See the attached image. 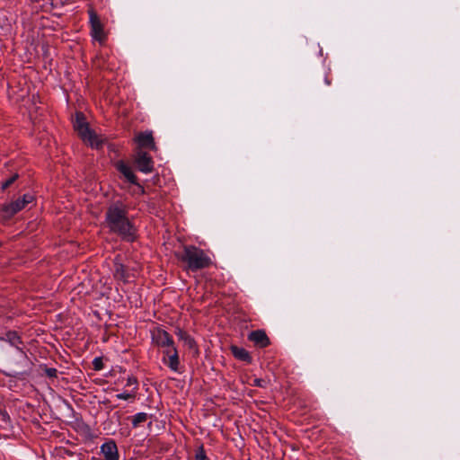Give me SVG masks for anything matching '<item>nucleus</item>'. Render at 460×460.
<instances>
[{
  "mask_svg": "<svg viewBox=\"0 0 460 460\" xmlns=\"http://www.w3.org/2000/svg\"><path fill=\"white\" fill-rule=\"evenodd\" d=\"M74 128L81 139L89 144L92 147L99 148L102 146V140L90 129L83 113H76L74 121Z\"/></svg>",
  "mask_w": 460,
  "mask_h": 460,
  "instance_id": "7ed1b4c3",
  "label": "nucleus"
},
{
  "mask_svg": "<svg viewBox=\"0 0 460 460\" xmlns=\"http://www.w3.org/2000/svg\"><path fill=\"white\" fill-rule=\"evenodd\" d=\"M175 334L180 341L183 342L185 346L189 349H194L196 347V342L194 339L182 329L177 328L175 331Z\"/></svg>",
  "mask_w": 460,
  "mask_h": 460,
  "instance_id": "4468645a",
  "label": "nucleus"
},
{
  "mask_svg": "<svg viewBox=\"0 0 460 460\" xmlns=\"http://www.w3.org/2000/svg\"><path fill=\"white\" fill-rule=\"evenodd\" d=\"M127 386H134V389H137V378H135L134 376H128V379H127V384H126Z\"/></svg>",
  "mask_w": 460,
  "mask_h": 460,
  "instance_id": "4be33fe9",
  "label": "nucleus"
},
{
  "mask_svg": "<svg viewBox=\"0 0 460 460\" xmlns=\"http://www.w3.org/2000/svg\"><path fill=\"white\" fill-rule=\"evenodd\" d=\"M253 385L259 386V387H264L265 386V381L261 378H255L253 380Z\"/></svg>",
  "mask_w": 460,
  "mask_h": 460,
  "instance_id": "b1692460",
  "label": "nucleus"
},
{
  "mask_svg": "<svg viewBox=\"0 0 460 460\" xmlns=\"http://www.w3.org/2000/svg\"><path fill=\"white\" fill-rule=\"evenodd\" d=\"M88 13L91 25V36L93 40L102 42L105 40V34L100 18L93 9L89 10Z\"/></svg>",
  "mask_w": 460,
  "mask_h": 460,
  "instance_id": "39448f33",
  "label": "nucleus"
},
{
  "mask_svg": "<svg viewBox=\"0 0 460 460\" xmlns=\"http://www.w3.org/2000/svg\"><path fill=\"white\" fill-rule=\"evenodd\" d=\"M135 164L137 169L144 173H150L154 170L152 157L145 151L138 150L135 155Z\"/></svg>",
  "mask_w": 460,
  "mask_h": 460,
  "instance_id": "423d86ee",
  "label": "nucleus"
},
{
  "mask_svg": "<svg viewBox=\"0 0 460 460\" xmlns=\"http://www.w3.org/2000/svg\"><path fill=\"white\" fill-rule=\"evenodd\" d=\"M0 341H4L10 343L11 346L15 347L20 351V353L24 358H27L22 349L20 347V345L22 342L16 332H7L4 337H0Z\"/></svg>",
  "mask_w": 460,
  "mask_h": 460,
  "instance_id": "ddd939ff",
  "label": "nucleus"
},
{
  "mask_svg": "<svg viewBox=\"0 0 460 460\" xmlns=\"http://www.w3.org/2000/svg\"><path fill=\"white\" fill-rule=\"evenodd\" d=\"M248 339L260 348H265L270 344V340L266 332L262 330L252 332Z\"/></svg>",
  "mask_w": 460,
  "mask_h": 460,
  "instance_id": "9b49d317",
  "label": "nucleus"
},
{
  "mask_svg": "<svg viewBox=\"0 0 460 460\" xmlns=\"http://www.w3.org/2000/svg\"><path fill=\"white\" fill-rule=\"evenodd\" d=\"M195 460H209L206 456V452L202 445L199 446L196 451Z\"/></svg>",
  "mask_w": 460,
  "mask_h": 460,
  "instance_id": "a211bd4d",
  "label": "nucleus"
},
{
  "mask_svg": "<svg viewBox=\"0 0 460 460\" xmlns=\"http://www.w3.org/2000/svg\"><path fill=\"white\" fill-rule=\"evenodd\" d=\"M152 340L159 347L170 349L174 347L172 336L161 328H155L152 331Z\"/></svg>",
  "mask_w": 460,
  "mask_h": 460,
  "instance_id": "0eeeda50",
  "label": "nucleus"
},
{
  "mask_svg": "<svg viewBox=\"0 0 460 460\" xmlns=\"http://www.w3.org/2000/svg\"><path fill=\"white\" fill-rule=\"evenodd\" d=\"M135 140L140 148L147 147L152 150L155 149L154 137L151 132H141L136 136Z\"/></svg>",
  "mask_w": 460,
  "mask_h": 460,
  "instance_id": "f8f14e48",
  "label": "nucleus"
},
{
  "mask_svg": "<svg viewBox=\"0 0 460 460\" xmlns=\"http://www.w3.org/2000/svg\"><path fill=\"white\" fill-rule=\"evenodd\" d=\"M164 353L165 357L163 361L165 365H167L171 370L174 372L179 371L180 360L178 356V351L175 347L166 349Z\"/></svg>",
  "mask_w": 460,
  "mask_h": 460,
  "instance_id": "6e6552de",
  "label": "nucleus"
},
{
  "mask_svg": "<svg viewBox=\"0 0 460 460\" xmlns=\"http://www.w3.org/2000/svg\"><path fill=\"white\" fill-rule=\"evenodd\" d=\"M101 453L104 460H119V455L118 447L114 440H109L101 446Z\"/></svg>",
  "mask_w": 460,
  "mask_h": 460,
  "instance_id": "1a4fd4ad",
  "label": "nucleus"
},
{
  "mask_svg": "<svg viewBox=\"0 0 460 460\" xmlns=\"http://www.w3.org/2000/svg\"><path fill=\"white\" fill-rule=\"evenodd\" d=\"M231 350H232L233 355L240 360L250 362L252 359L249 352L246 349H244L243 348H240L237 346H232Z\"/></svg>",
  "mask_w": 460,
  "mask_h": 460,
  "instance_id": "2eb2a0df",
  "label": "nucleus"
},
{
  "mask_svg": "<svg viewBox=\"0 0 460 460\" xmlns=\"http://www.w3.org/2000/svg\"><path fill=\"white\" fill-rule=\"evenodd\" d=\"M18 177H19V175L17 173H14L13 175H12L9 179H7L5 181H4L2 183V189L3 190L7 189L18 179Z\"/></svg>",
  "mask_w": 460,
  "mask_h": 460,
  "instance_id": "6ab92c4d",
  "label": "nucleus"
},
{
  "mask_svg": "<svg viewBox=\"0 0 460 460\" xmlns=\"http://www.w3.org/2000/svg\"><path fill=\"white\" fill-rule=\"evenodd\" d=\"M34 197L32 194L26 193L22 198L17 199L1 207L3 219L9 220L15 214L26 208L27 205L33 202Z\"/></svg>",
  "mask_w": 460,
  "mask_h": 460,
  "instance_id": "20e7f679",
  "label": "nucleus"
},
{
  "mask_svg": "<svg viewBox=\"0 0 460 460\" xmlns=\"http://www.w3.org/2000/svg\"><path fill=\"white\" fill-rule=\"evenodd\" d=\"M57 373H58V371H57L56 368L50 367V368H47L46 369V374L49 377H56L57 376Z\"/></svg>",
  "mask_w": 460,
  "mask_h": 460,
  "instance_id": "5701e85b",
  "label": "nucleus"
},
{
  "mask_svg": "<svg viewBox=\"0 0 460 460\" xmlns=\"http://www.w3.org/2000/svg\"><path fill=\"white\" fill-rule=\"evenodd\" d=\"M128 460H136V459H135V458H130V459H128Z\"/></svg>",
  "mask_w": 460,
  "mask_h": 460,
  "instance_id": "a878e982",
  "label": "nucleus"
},
{
  "mask_svg": "<svg viewBox=\"0 0 460 460\" xmlns=\"http://www.w3.org/2000/svg\"><path fill=\"white\" fill-rule=\"evenodd\" d=\"M113 275L115 279L124 280L126 279V270L125 267L121 263L116 262L114 265V272Z\"/></svg>",
  "mask_w": 460,
  "mask_h": 460,
  "instance_id": "dca6fc26",
  "label": "nucleus"
},
{
  "mask_svg": "<svg viewBox=\"0 0 460 460\" xmlns=\"http://www.w3.org/2000/svg\"><path fill=\"white\" fill-rule=\"evenodd\" d=\"M175 256L185 265V269L190 271H198L212 264L208 253L194 245H184L181 251L175 252Z\"/></svg>",
  "mask_w": 460,
  "mask_h": 460,
  "instance_id": "f03ea898",
  "label": "nucleus"
},
{
  "mask_svg": "<svg viewBox=\"0 0 460 460\" xmlns=\"http://www.w3.org/2000/svg\"><path fill=\"white\" fill-rule=\"evenodd\" d=\"M105 223L111 232L123 240L132 242L136 239L137 229L128 217L127 207L122 202H113L107 208Z\"/></svg>",
  "mask_w": 460,
  "mask_h": 460,
  "instance_id": "f257e3e1",
  "label": "nucleus"
},
{
  "mask_svg": "<svg viewBox=\"0 0 460 460\" xmlns=\"http://www.w3.org/2000/svg\"><path fill=\"white\" fill-rule=\"evenodd\" d=\"M148 414L146 412H138L132 418V426L134 428H137L141 423H144L147 420Z\"/></svg>",
  "mask_w": 460,
  "mask_h": 460,
  "instance_id": "f3484780",
  "label": "nucleus"
},
{
  "mask_svg": "<svg viewBox=\"0 0 460 460\" xmlns=\"http://www.w3.org/2000/svg\"><path fill=\"white\" fill-rule=\"evenodd\" d=\"M116 169L127 179V181H128L130 183L137 185L141 191H144L143 188L137 182V177L130 166H128L123 161H119L116 163Z\"/></svg>",
  "mask_w": 460,
  "mask_h": 460,
  "instance_id": "9d476101",
  "label": "nucleus"
},
{
  "mask_svg": "<svg viewBox=\"0 0 460 460\" xmlns=\"http://www.w3.org/2000/svg\"><path fill=\"white\" fill-rule=\"evenodd\" d=\"M93 366L94 370H102L103 368V363L101 358H95L93 361Z\"/></svg>",
  "mask_w": 460,
  "mask_h": 460,
  "instance_id": "aec40b11",
  "label": "nucleus"
},
{
  "mask_svg": "<svg viewBox=\"0 0 460 460\" xmlns=\"http://www.w3.org/2000/svg\"><path fill=\"white\" fill-rule=\"evenodd\" d=\"M324 83H325V84H326V85H328V86L331 84V80L329 79V77H328V75H327V74L324 75Z\"/></svg>",
  "mask_w": 460,
  "mask_h": 460,
  "instance_id": "393cba45",
  "label": "nucleus"
},
{
  "mask_svg": "<svg viewBox=\"0 0 460 460\" xmlns=\"http://www.w3.org/2000/svg\"><path fill=\"white\" fill-rule=\"evenodd\" d=\"M250 460V459H249Z\"/></svg>",
  "mask_w": 460,
  "mask_h": 460,
  "instance_id": "bb28decb",
  "label": "nucleus"
},
{
  "mask_svg": "<svg viewBox=\"0 0 460 460\" xmlns=\"http://www.w3.org/2000/svg\"><path fill=\"white\" fill-rule=\"evenodd\" d=\"M134 396L135 395L130 393H121V394H118L116 395V397L120 400H128V399L134 398Z\"/></svg>",
  "mask_w": 460,
  "mask_h": 460,
  "instance_id": "412c9836",
  "label": "nucleus"
}]
</instances>
